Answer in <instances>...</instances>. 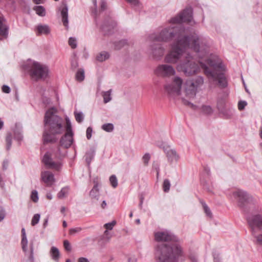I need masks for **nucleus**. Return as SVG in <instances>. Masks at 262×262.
Here are the masks:
<instances>
[{"mask_svg": "<svg viewBox=\"0 0 262 262\" xmlns=\"http://www.w3.org/2000/svg\"><path fill=\"white\" fill-rule=\"evenodd\" d=\"M204 42L201 52L203 58H200L202 60L198 63L191 55L187 54L184 60L177 65V70L183 72L186 76H191L198 73L201 67L210 81H216L219 87L224 88L227 86V81L221 72L223 68L221 62L208 58V45L205 38Z\"/></svg>", "mask_w": 262, "mask_h": 262, "instance_id": "f257e3e1", "label": "nucleus"}, {"mask_svg": "<svg viewBox=\"0 0 262 262\" xmlns=\"http://www.w3.org/2000/svg\"><path fill=\"white\" fill-rule=\"evenodd\" d=\"M204 41L205 38L196 33H193L186 38H181V36H178V40L171 45L170 51L165 56V61L172 64L177 63L182 57L187 48L192 49L198 54V56L203 58L201 52Z\"/></svg>", "mask_w": 262, "mask_h": 262, "instance_id": "f03ea898", "label": "nucleus"}, {"mask_svg": "<svg viewBox=\"0 0 262 262\" xmlns=\"http://www.w3.org/2000/svg\"><path fill=\"white\" fill-rule=\"evenodd\" d=\"M182 78L178 76L175 77L171 83L165 85V90L170 96H181L184 104L193 107V104L189 100L195 97L197 90L193 86V83L188 80L185 82L182 90Z\"/></svg>", "mask_w": 262, "mask_h": 262, "instance_id": "7ed1b4c3", "label": "nucleus"}, {"mask_svg": "<svg viewBox=\"0 0 262 262\" xmlns=\"http://www.w3.org/2000/svg\"><path fill=\"white\" fill-rule=\"evenodd\" d=\"M56 110L51 108L46 113L44 118L45 130L43 141L45 143H53L57 140L56 136L63 132V120L57 115Z\"/></svg>", "mask_w": 262, "mask_h": 262, "instance_id": "20e7f679", "label": "nucleus"}, {"mask_svg": "<svg viewBox=\"0 0 262 262\" xmlns=\"http://www.w3.org/2000/svg\"><path fill=\"white\" fill-rule=\"evenodd\" d=\"M182 255L181 247L177 243L172 244L170 246L160 244L156 248V262H177V258Z\"/></svg>", "mask_w": 262, "mask_h": 262, "instance_id": "39448f33", "label": "nucleus"}, {"mask_svg": "<svg viewBox=\"0 0 262 262\" xmlns=\"http://www.w3.org/2000/svg\"><path fill=\"white\" fill-rule=\"evenodd\" d=\"M23 68L28 72L31 79L35 81L45 79L49 74L48 66L30 59L23 65Z\"/></svg>", "mask_w": 262, "mask_h": 262, "instance_id": "423d86ee", "label": "nucleus"}, {"mask_svg": "<svg viewBox=\"0 0 262 262\" xmlns=\"http://www.w3.org/2000/svg\"><path fill=\"white\" fill-rule=\"evenodd\" d=\"M184 30L178 26H169L163 28L159 34H152L151 39L156 41H169L174 38L175 41L178 40V36L181 38H186L188 37L184 34Z\"/></svg>", "mask_w": 262, "mask_h": 262, "instance_id": "0eeeda50", "label": "nucleus"}, {"mask_svg": "<svg viewBox=\"0 0 262 262\" xmlns=\"http://www.w3.org/2000/svg\"><path fill=\"white\" fill-rule=\"evenodd\" d=\"M247 220L252 235L255 238L254 242L256 244L262 245V215H253L249 217Z\"/></svg>", "mask_w": 262, "mask_h": 262, "instance_id": "6e6552de", "label": "nucleus"}, {"mask_svg": "<svg viewBox=\"0 0 262 262\" xmlns=\"http://www.w3.org/2000/svg\"><path fill=\"white\" fill-rule=\"evenodd\" d=\"M154 72L157 76L163 77H169L176 74L173 67L167 64L159 65L155 69Z\"/></svg>", "mask_w": 262, "mask_h": 262, "instance_id": "1a4fd4ad", "label": "nucleus"}, {"mask_svg": "<svg viewBox=\"0 0 262 262\" xmlns=\"http://www.w3.org/2000/svg\"><path fill=\"white\" fill-rule=\"evenodd\" d=\"M192 11L191 8H186L178 16L172 18L169 23L171 25L185 22H190L192 20Z\"/></svg>", "mask_w": 262, "mask_h": 262, "instance_id": "9d476101", "label": "nucleus"}, {"mask_svg": "<svg viewBox=\"0 0 262 262\" xmlns=\"http://www.w3.org/2000/svg\"><path fill=\"white\" fill-rule=\"evenodd\" d=\"M232 199H234L240 207H245L251 199L250 196L242 190H236L232 192Z\"/></svg>", "mask_w": 262, "mask_h": 262, "instance_id": "9b49d317", "label": "nucleus"}, {"mask_svg": "<svg viewBox=\"0 0 262 262\" xmlns=\"http://www.w3.org/2000/svg\"><path fill=\"white\" fill-rule=\"evenodd\" d=\"M163 148L169 163H177L179 161L180 156L174 149L167 145L164 146Z\"/></svg>", "mask_w": 262, "mask_h": 262, "instance_id": "f8f14e48", "label": "nucleus"}, {"mask_svg": "<svg viewBox=\"0 0 262 262\" xmlns=\"http://www.w3.org/2000/svg\"><path fill=\"white\" fill-rule=\"evenodd\" d=\"M52 156V154L49 152H47L43 157L42 162L48 168L58 170L61 167L60 163L54 162Z\"/></svg>", "mask_w": 262, "mask_h": 262, "instance_id": "ddd939ff", "label": "nucleus"}, {"mask_svg": "<svg viewBox=\"0 0 262 262\" xmlns=\"http://www.w3.org/2000/svg\"><path fill=\"white\" fill-rule=\"evenodd\" d=\"M155 239L157 242H168L175 240L174 235L167 231L155 233Z\"/></svg>", "mask_w": 262, "mask_h": 262, "instance_id": "4468645a", "label": "nucleus"}, {"mask_svg": "<svg viewBox=\"0 0 262 262\" xmlns=\"http://www.w3.org/2000/svg\"><path fill=\"white\" fill-rule=\"evenodd\" d=\"M41 180L45 183L47 186H52L55 182L54 176L49 171H42L40 174Z\"/></svg>", "mask_w": 262, "mask_h": 262, "instance_id": "2eb2a0df", "label": "nucleus"}, {"mask_svg": "<svg viewBox=\"0 0 262 262\" xmlns=\"http://www.w3.org/2000/svg\"><path fill=\"white\" fill-rule=\"evenodd\" d=\"M164 49L160 44L151 45V54L155 59H160L164 54Z\"/></svg>", "mask_w": 262, "mask_h": 262, "instance_id": "dca6fc26", "label": "nucleus"}, {"mask_svg": "<svg viewBox=\"0 0 262 262\" xmlns=\"http://www.w3.org/2000/svg\"><path fill=\"white\" fill-rule=\"evenodd\" d=\"M5 19L0 13V40L7 38L8 35V27L5 23Z\"/></svg>", "mask_w": 262, "mask_h": 262, "instance_id": "f3484780", "label": "nucleus"}, {"mask_svg": "<svg viewBox=\"0 0 262 262\" xmlns=\"http://www.w3.org/2000/svg\"><path fill=\"white\" fill-rule=\"evenodd\" d=\"M73 141V133H66L61 138L60 143L61 146H63L64 148H67L72 145Z\"/></svg>", "mask_w": 262, "mask_h": 262, "instance_id": "a211bd4d", "label": "nucleus"}, {"mask_svg": "<svg viewBox=\"0 0 262 262\" xmlns=\"http://www.w3.org/2000/svg\"><path fill=\"white\" fill-rule=\"evenodd\" d=\"M50 28L47 25L38 24L35 28L37 35H48L50 34Z\"/></svg>", "mask_w": 262, "mask_h": 262, "instance_id": "6ab92c4d", "label": "nucleus"}, {"mask_svg": "<svg viewBox=\"0 0 262 262\" xmlns=\"http://www.w3.org/2000/svg\"><path fill=\"white\" fill-rule=\"evenodd\" d=\"M61 15L62 17V21L64 26L67 28H68V8L66 4H64L63 6L60 8Z\"/></svg>", "mask_w": 262, "mask_h": 262, "instance_id": "aec40b11", "label": "nucleus"}, {"mask_svg": "<svg viewBox=\"0 0 262 262\" xmlns=\"http://www.w3.org/2000/svg\"><path fill=\"white\" fill-rule=\"evenodd\" d=\"M193 83V86L198 91V89L201 87L204 84V78L199 76L192 79L187 80Z\"/></svg>", "mask_w": 262, "mask_h": 262, "instance_id": "412c9836", "label": "nucleus"}, {"mask_svg": "<svg viewBox=\"0 0 262 262\" xmlns=\"http://www.w3.org/2000/svg\"><path fill=\"white\" fill-rule=\"evenodd\" d=\"M94 186L90 192V196L92 198H97L99 196V189H98V182L99 179L98 178L95 179L93 181Z\"/></svg>", "mask_w": 262, "mask_h": 262, "instance_id": "4be33fe9", "label": "nucleus"}, {"mask_svg": "<svg viewBox=\"0 0 262 262\" xmlns=\"http://www.w3.org/2000/svg\"><path fill=\"white\" fill-rule=\"evenodd\" d=\"M22 239L21 244L24 252H26L28 250V240L25 228L21 229Z\"/></svg>", "mask_w": 262, "mask_h": 262, "instance_id": "5701e85b", "label": "nucleus"}, {"mask_svg": "<svg viewBox=\"0 0 262 262\" xmlns=\"http://www.w3.org/2000/svg\"><path fill=\"white\" fill-rule=\"evenodd\" d=\"M110 57V55L108 52L106 51H102L97 54L96 59L98 61L102 62L108 59Z\"/></svg>", "mask_w": 262, "mask_h": 262, "instance_id": "b1692460", "label": "nucleus"}, {"mask_svg": "<svg viewBox=\"0 0 262 262\" xmlns=\"http://www.w3.org/2000/svg\"><path fill=\"white\" fill-rule=\"evenodd\" d=\"M233 110L230 106H228L223 111L220 112V113L222 114L226 118H229L233 115Z\"/></svg>", "mask_w": 262, "mask_h": 262, "instance_id": "393cba45", "label": "nucleus"}, {"mask_svg": "<svg viewBox=\"0 0 262 262\" xmlns=\"http://www.w3.org/2000/svg\"><path fill=\"white\" fill-rule=\"evenodd\" d=\"M33 10L35 11L36 13L40 16H45L46 14L45 8L42 6H35Z\"/></svg>", "mask_w": 262, "mask_h": 262, "instance_id": "a878e982", "label": "nucleus"}, {"mask_svg": "<svg viewBox=\"0 0 262 262\" xmlns=\"http://www.w3.org/2000/svg\"><path fill=\"white\" fill-rule=\"evenodd\" d=\"M50 253L54 260H57L58 259L59 257V251L57 248L52 247L50 250Z\"/></svg>", "mask_w": 262, "mask_h": 262, "instance_id": "bb28decb", "label": "nucleus"}, {"mask_svg": "<svg viewBox=\"0 0 262 262\" xmlns=\"http://www.w3.org/2000/svg\"><path fill=\"white\" fill-rule=\"evenodd\" d=\"M69 190L68 187L62 188L57 194L58 198L60 199L66 198L69 193Z\"/></svg>", "mask_w": 262, "mask_h": 262, "instance_id": "cd10ccee", "label": "nucleus"}, {"mask_svg": "<svg viewBox=\"0 0 262 262\" xmlns=\"http://www.w3.org/2000/svg\"><path fill=\"white\" fill-rule=\"evenodd\" d=\"M111 90L103 92L102 97L103 98V101L105 103H106L111 100Z\"/></svg>", "mask_w": 262, "mask_h": 262, "instance_id": "c85d7f7f", "label": "nucleus"}, {"mask_svg": "<svg viewBox=\"0 0 262 262\" xmlns=\"http://www.w3.org/2000/svg\"><path fill=\"white\" fill-rule=\"evenodd\" d=\"M62 146H59L57 148V151L55 153V156L57 158H60L61 157L64 156L65 154V149H62Z\"/></svg>", "mask_w": 262, "mask_h": 262, "instance_id": "c756f323", "label": "nucleus"}, {"mask_svg": "<svg viewBox=\"0 0 262 262\" xmlns=\"http://www.w3.org/2000/svg\"><path fill=\"white\" fill-rule=\"evenodd\" d=\"M76 79L77 81H82L84 79V72L83 69H79L76 74Z\"/></svg>", "mask_w": 262, "mask_h": 262, "instance_id": "7c9ffc66", "label": "nucleus"}, {"mask_svg": "<svg viewBox=\"0 0 262 262\" xmlns=\"http://www.w3.org/2000/svg\"><path fill=\"white\" fill-rule=\"evenodd\" d=\"M229 105L227 104L224 100H221L217 102V107L220 112L223 111V110L226 108Z\"/></svg>", "mask_w": 262, "mask_h": 262, "instance_id": "2f4dec72", "label": "nucleus"}, {"mask_svg": "<svg viewBox=\"0 0 262 262\" xmlns=\"http://www.w3.org/2000/svg\"><path fill=\"white\" fill-rule=\"evenodd\" d=\"M95 155V151L94 150L88 152L85 155V161L88 165H90L92 159L94 158Z\"/></svg>", "mask_w": 262, "mask_h": 262, "instance_id": "473e14b6", "label": "nucleus"}, {"mask_svg": "<svg viewBox=\"0 0 262 262\" xmlns=\"http://www.w3.org/2000/svg\"><path fill=\"white\" fill-rule=\"evenodd\" d=\"M101 128L106 132H112L114 127L112 123H106L102 125Z\"/></svg>", "mask_w": 262, "mask_h": 262, "instance_id": "72a5a7b5", "label": "nucleus"}, {"mask_svg": "<svg viewBox=\"0 0 262 262\" xmlns=\"http://www.w3.org/2000/svg\"><path fill=\"white\" fill-rule=\"evenodd\" d=\"M30 254L28 257V259L26 261V262H34V253H33V243H31L30 244Z\"/></svg>", "mask_w": 262, "mask_h": 262, "instance_id": "f704fd0d", "label": "nucleus"}, {"mask_svg": "<svg viewBox=\"0 0 262 262\" xmlns=\"http://www.w3.org/2000/svg\"><path fill=\"white\" fill-rule=\"evenodd\" d=\"M6 148L7 150H9L11 148L12 144V135L11 133H8L6 138Z\"/></svg>", "mask_w": 262, "mask_h": 262, "instance_id": "c9c22d12", "label": "nucleus"}, {"mask_svg": "<svg viewBox=\"0 0 262 262\" xmlns=\"http://www.w3.org/2000/svg\"><path fill=\"white\" fill-rule=\"evenodd\" d=\"M74 115H75V119L78 123H81L83 121V119H84V116H83V114L81 112H75Z\"/></svg>", "mask_w": 262, "mask_h": 262, "instance_id": "e433bc0d", "label": "nucleus"}, {"mask_svg": "<svg viewBox=\"0 0 262 262\" xmlns=\"http://www.w3.org/2000/svg\"><path fill=\"white\" fill-rule=\"evenodd\" d=\"M202 110L204 114L207 115H210L213 113L212 108L209 105H203L202 107Z\"/></svg>", "mask_w": 262, "mask_h": 262, "instance_id": "4c0bfd02", "label": "nucleus"}, {"mask_svg": "<svg viewBox=\"0 0 262 262\" xmlns=\"http://www.w3.org/2000/svg\"><path fill=\"white\" fill-rule=\"evenodd\" d=\"M110 181L113 187L116 188L118 186V180L115 175L110 177Z\"/></svg>", "mask_w": 262, "mask_h": 262, "instance_id": "58836bf2", "label": "nucleus"}, {"mask_svg": "<svg viewBox=\"0 0 262 262\" xmlns=\"http://www.w3.org/2000/svg\"><path fill=\"white\" fill-rule=\"evenodd\" d=\"M170 187V183L168 179H165L164 181L163 184L164 191L168 192L169 190Z\"/></svg>", "mask_w": 262, "mask_h": 262, "instance_id": "ea45409f", "label": "nucleus"}, {"mask_svg": "<svg viewBox=\"0 0 262 262\" xmlns=\"http://www.w3.org/2000/svg\"><path fill=\"white\" fill-rule=\"evenodd\" d=\"M69 44L72 48H76L77 47L76 39L74 37H70L69 39Z\"/></svg>", "mask_w": 262, "mask_h": 262, "instance_id": "a19ab883", "label": "nucleus"}, {"mask_svg": "<svg viewBox=\"0 0 262 262\" xmlns=\"http://www.w3.org/2000/svg\"><path fill=\"white\" fill-rule=\"evenodd\" d=\"M40 219V214H35L33 216L32 221H31V224L32 226H34L36 225L39 221Z\"/></svg>", "mask_w": 262, "mask_h": 262, "instance_id": "79ce46f5", "label": "nucleus"}, {"mask_svg": "<svg viewBox=\"0 0 262 262\" xmlns=\"http://www.w3.org/2000/svg\"><path fill=\"white\" fill-rule=\"evenodd\" d=\"M150 159V156L149 154L146 153L142 157V160L144 163L145 166L147 165L149 162V161Z\"/></svg>", "mask_w": 262, "mask_h": 262, "instance_id": "37998d69", "label": "nucleus"}, {"mask_svg": "<svg viewBox=\"0 0 262 262\" xmlns=\"http://www.w3.org/2000/svg\"><path fill=\"white\" fill-rule=\"evenodd\" d=\"M82 230L81 227H76L74 228H71L69 230V233L70 235H74L76 233L80 232Z\"/></svg>", "mask_w": 262, "mask_h": 262, "instance_id": "c03bdc74", "label": "nucleus"}, {"mask_svg": "<svg viewBox=\"0 0 262 262\" xmlns=\"http://www.w3.org/2000/svg\"><path fill=\"white\" fill-rule=\"evenodd\" d=\"M116 222L115 221H113L111 223L105 224L104 226L107 230H111L113 228L114 226L116 225Z\"/></svg>", "mask_w": 262, "mask_h": 262, "instance_id": "a18cd8bd", "label": "nucleus"}, {"mask_svg": "<svg viewBox=\"0 0 262 262\" xmlns=\"http://www.w3.org/2000/svg\"><path fill=\"white\" fill-rule=\"evenodd\" d=\"M31 198L32 200L34 202H37L38 201V193H37V191L34 190L32 192Z\"/></svg>", "mask_w": 262, "mask_h": 262, "instance_id": "49530a36", "label": "nucleus"}, {"mask_svg": "<svg viewBox=\"0 0 262 262\" xmlns=\"http://www.w3.org/2000/svg\"><path fill=\"white\" fill-rule=\"evenodd\" d=\"M126 42L125 40H120L118 42H116L115 44V48L117 50L121 49L122 47H123Z\"/></svg>", "mask_w": 262, "mask_h": 262, "instance_id": "de8ad7c7", "label": "nucleus"}, {"mask_svg": "<svg viewBox=\"0 0 262 262\" xmlns=\"http://www.w3.org/2000/svg\"><path fill=\"white\" fill-rule=\"evenodd\" d=\"M66 122H67L66 133H73L72 130L71 123L70 121V120L69 119L67 118Z\"/></svg>", "mask_w": 262, "mask_h": 262, "instance_id": "09e8293b", "label": "nucleus"}, {"mask_svg": "<svg viewBox=\"0 0 262 262\" xmlns=\"http://www.w3.org/2000/svg\"><path fill=\"white\" fill-rule=\"evenodd\" d=\"M203 208H204V211L206 213V214H207V215H208L209 216H211V211H210V209L207 206V205L206 204L204 203V204H203Z\"/></svg>", "mask_w": 262, "mask_h": 262, "instance_id": "8fccbe9b", "label": "nucleus"}, {"mask_svg": "<svg viewBox=\"0 0 262 262\" xmlns=\"http://www.w3.org/2000/svg\"><path fill=\"white\" fill-rule=\"evenodd\" d=\"M93 129L91 127H89L87 128L86 132V138L88 139H90L92 137Z\"/></svg>", "mask_w": 262, "mask_h": 262, "instance_id": "3c124183", "label": "nucleus"}, {"mask_svg": "<svg viewBox=\"0 0 262 262\" xmlns=\"http://www.w3.org/2000/svg\"><path fill=\"white\" fill-rule=\"evenodd\" d=\"M63 246H64L65 249L67 251H70L71 250V246L70 245V243L68 241H67V240L64 241Z\"/></svg>", "mask_w": 262, "mask_h": 262, "instance_id": "603ef678", "label": "nucleus"}, {"mask_svg": "<svg viewBox=\"0 0 262 262\" xmlns=\"http://www.w3.org/2000/svg\"><path fill=\"white\" fill-rule=\"evenodd\" d=\"M247 102L244 101H241L238 102V108L239 110H242L244 108V107L246 106Z\"/></svg>", "mask_w": 262, "mask_h": 262, "instance_id": "864d4df0", "label": "nucleus"}, {"mask_svg": "<svg viewBox=\"0 0 262 262\" xmlns=\"http://www.w3.org/2000/svg\"><path fill=\"white\" fill-rule=\"evenodd\" d=\"M153 167L157 171V176L159 177L160 173V165L158 163H154L153 164Z\"/></svg>", "mask_w": 262, "mask_h": 262, "instance_id": "5fc2aeb1", "label": "nucleus"}, {"mask_svg": "<svg viewBox=\"0 0 262 262\" xmlns=\"http://www.w3.org/2000/svg\"><path fill=\"white\" fill-rule=\"evenodd\" d=\"M2 91L4 93L8 94L10 92V89L8 85H4L2 87Z\"/></svg>", "mask_w": 262, "mask_h": 262, "instance_id": "6e6d98bb", "label": "nucleus"}, {"mask_svg": "<svg viewBox=\"0 0 262 262\" xmlns=\"http://www.w3.org/2000/svg\"><path fill=\"white\" fill-rule=\"evenodd\" d=\"M106 8V3L104 0H102L100 2V9L102 11L104 10Z\"/></svg>", "mask_w": 262, "mask_h": 262, "instance_id": "4d7b16f0", "label": "nucleus"}, {"mask_svg": "<svg viewBox=\"0 0 262 262\" xmlns=\"http://www.w3.org/2000/svg\"><path fill=\"white\" fill-rule=\"evenodd\" d=\"M127 3L132 5L136 6L138 4V0H125Z\"/></svg>", "mask_w": 262, "mask_h": 262, "instance_id": "13d9d810", "label": "nucleus"}, {"mask_svg": "<svg viewBox=\"0 0 262 262\" xmlns=\"http://www.w3.org/2000/svg\"><path fill=\"white\" fill-rule=\"evenodd\" d=\"M5 217V212L4 210L1 209L0 210V222L2 221Z\"/></svg>", "mask_w": 262, "mask_h": 262, "instance_id": "bf43d9fd", "label": "nucleus"}, {"mask_svg": "<svg viewBox=\"0 0 262 262\" xmlns=\"http://www.w3.org/2000/svg\"><path fill=\"white\" fill-rule=\"evenodd\" d=\"M72 68L76 69L78 67V63L76 60H73L72 61Z\"/></svg>", "mask_w": 262, "mask_h": 262, "instance_id": "052dcab7", "label": "nucleus"}, {"mask_svg": "<svg viewBox=\"0 0 262 262\" xmlns=\"http://www.w3.org/2000/svg\"><path fill=\"white\" fill-rule=\"evenodd\" d=\"M78 262H89V260L85 257H80L78 260Z\"/></svg>", "mask_w": 262, "mask_h": 262, "instance_id": "680f3d73", "label": "nucleus"}, {"mask_svg": "<svg viewBox=\"0 0 262 262\" xmlns=\"http://www.w3.org/2000/svg\"><path fill=\"white\" fill-rule=\"evenodd\" d=\"M33 2L36 4H43L45 0H33Z\"/></svg>", "mask_w": 262, "mask_h": 262, "instance_id": "e2e57ef3", "label": "nucleus"}, {"mask_svg": "<svg viewBox=\"0 0 262 262\" xmlns=\"http://www.w3.org/2000/svg\"><path fill=\"white\" fill-rule=\"evenodd\" d=\"M48 218H47L44 220V222L42 225L43 227L44 228H45L47 227V226L48 225Z\"/></svg>", "mask_w": 262, "mask_h": 262, "instance_id": "0e129e2a", "label": "nucleus"}, {"mask_svg": "<svg viewBox=\"0 0 262 262\" xmlns=\"http://www.w3.org/2000/svg\"><path fill=\"white\" fill-rule=\"evenodd\" d=\"M107 204L105 201H103L101 204V207L104 209L106 207Z\"/></svg>", "mask_w": 262, "mask_h": 262, "instance_id": "69168bd1", "label": "nucleus"}, {"mask_svg": "<svg viewBox=\"0 0 262 262\" xmlns=\"http://www.w3.org/2000/svg\"><path fill=\"white\" fill-rule=\"evenodd\" d=\"M47 198L49 200H51L53 198L52 194L51 193H47Z\"/></svg>", "mask_w": 262, "mask_h": 262, "instance_id": "338daca9", "label": "nucleus"}, {"mask_svg": "<svg viewBox=\"0 0 262 262\" xmlns=\"http://www.w3.org/2000/svg\"><path fill=\"white\" fill-rule=\"evenodd\" d=\"M8 162L7 161H4L3 163V167L4 169L7 168V166L8 165Z\"/></svg>", "mask_w": 262, "mask_h": 262, "instance_id": "774afa93", "label": "nucleus"}]
</instances>
